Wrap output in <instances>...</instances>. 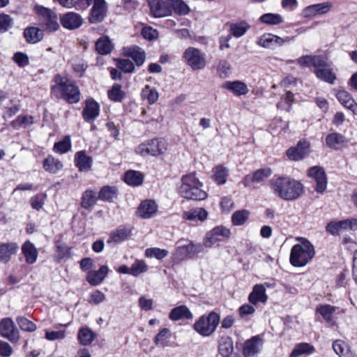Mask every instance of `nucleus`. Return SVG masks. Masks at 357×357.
Listing matches in <instances>:
<instances>
[{"instance_id":"obj_1","label":"nucleus","mask_w":357,"mask_h":357,"mask_svg":"<svg viewBox=\"0 0 357 357\" xmlns=\"http://www.w3.org/2000/svg\"><path fill=\"white\" fill-rule=\"evenodd\" d=\"M271 188L274 194L284 200H294L303 192V185L287 177H279L273 179Z\"/></svg>"},{"instance_id":"obj_2","label":"nucleus","mask_w":357,"mask_h":357,"mask_svg":"<svg viewBox=\"0 0 357 357\" xmlns=\"http://www.w3.org/2000/svg\"><path fill=\"white\" fill-rule=\"evenodd\" d=\"M202 185L195 174L190 173L182 176L178 192L181 197L188 199L204 200L207 193L202 189Z\"/></svg>"},{"instance_id":"obj_3","label":"nucleus","mask_w":357,"mask_h":357,"mask_svg":"<svg viewBox=\"0 0 357 357\" xmlns=\"http://www.w3.org/2000/svg\"><path fill=\"white\" fill-rule=\"evenodd\" d=\"M300 241L293 246L290 254V262L294 266L301 267L306 265L314 256V249L309 241L298 238Z\"/></svg>"},{"instance_id":"obj_4","label":"nucleus","mask_w":357,"mask_h":357,"mask_svg":"<svg viewBox=\"0 0 357 357\" xmlns=\"http://www.w3.org/2000/svg\"><path fill=\"white\" fill-rule=\"evenodd\" d=\"M56 82V84L52 87V93L56 97L61 98L69 103H75L79 100V91L73 81L58 76Z\"/></svg>"},{"instance_id":"obj_5","label":"nucleus","mask_w":357,"mask_h":357,"mask_svg":"<svg viewBox=\"0 0 357 357\" xmlns=\"http://www.w3.org/2000/svg\"><path fill=\"white\" fill-rule=\"evenodd\" d=\"M220 322V317L215 312L202 316L194 324V329L203 336L211 335Z\"/></svg>"},{"instance_id":"obj_6","label":"nucleus","mask_w":357,"mask_h":357,"mask_svg":"<svg viewBox=\"0 0 357 357\" xmlns=\"http://www.w3.org/2000/svg\"><path fill=\"white\" fill-rule=\"evenodd\" d=\"M34 10L38 16L41 26L45 30L51 32L58 29L59 24L55 12L41 6H36Z\"/></svg>"},{"instance_id":"obj_7","label":"nucleus","mask_w":357,"mask_h":357,"mask_svg":"<svg viewBox=\"0 0 357 357\" xmlns=\"http://www.w3.org/2000/svg\"><path fill=\"white\" fill-rule=\"evenodd\" d=\"M167 149V143L162 139H153L139 144L136 152L142 155H151L158 156L165 153Z\"/></svg>"},{"instance_id":"obj_8","label":"nucleus","mask_w":357,"mask_h":357,"mask_svg":"<svg viewBox=\"0 0 357 357\" xmlns=\"http://www.w3.org/2000/svg\"><path fill=\"white\" fill-rule=\"evenodd\" d=\"M203 250L202 245L190 241L188 244L180 245L176 248L174 253V260L180 263L186 258L192 257L195 255L203 252Z\"/></svg>"},{"instance_id":"obj_9","label":"nucleus","mask_w":357,"mask_h":357,"mask_svg":"<svg viewBox=\"0 0 357 357\" xmlns=\"http://www.w3.org/2000/svg\"><path fill=\"white\" fill-rule=\"evenodd\" d=\"M314 73L317 78L329 84H333L336 75L328 63L326 57L322 56L314 68Z\"/></svg>"},{"instance_id":"obj_10","label":"nucleus","mask_w":357,"mask_h":357,"mask_svg":"<svg viewBox=\"0 0 357 357\" xmlns=\"http://www.w3.org/2000/svg\"><path fill=\"white\" fill-rule=\"evenodd\" d=\"M183 57L188 65L193 70L203 69L206 66L205 57L197 48L192 47L187 48L183 54Z\"/></svg>"},{"instance_id":"obj_11","label":"nucleus","mask_w":357,"mask_h":357,"mask_svg":"<svg viewBox=\"0 0 357 357\" xmlns=\"http://www.w3.org/2000/svg\"><path fill=\"white\" fill-rule=\"evenodd\" d=\"M0 335L12 342H17L20 339V333L10 318H3L0 321Z\"/></svg>"},{"instance_id":"obj_12","label":"nucleus","mask_w":357,"mask_h":357,"mask_svg":"<svg viewBox=\"0 0 357 357\" xmlns=\"http://www.w3.org/2000/svg\"><path fill=\"white\" fill-rule=\"evenodd\" d=\"M307 176L316 182L315 190L319 193L325 192L327 186V178L324 169L314 166L309 169Z\"/></svg>"},{"instance_id":"obj_13","label":"nucleus","mask_w":357,"mask_h":357,"mask_svg":"<svg viewBox=\"0 0 357 357\" xmlns=\"http://www.w3.org/2000/svg\"><path fill=\"white\" fill-rule=\"evenodd\" d=\"M310 144L306 140L298 142L297 146L289 148L287 151V157L292 160H300L310 153Z\"/></svg>"},{"instance_id":"obj_14","label":"nucleus","mask_w":357,"mask_h":357,"mask_svg":"<svg viewBox=\"0 0 357 357\" xmlns=\"http://www.w3.org/2000/svg\"><path fill=\"white\" fill-rule=\"evenodd\" d=\"M289 37L282 38L272 33H265L257 40V43L265 48H274L275 47H280L285 42H289Z\"/></svg>"},{"instance_id":"obj_15","label":"nucleus","mask_w":357,"mask_h":357,"mask_svg":"<svg viewBox=\"0 0 357 357\" xmlns=\"http://www.w3.org/2000/svg\"><path fill=\"white\" fill-rule=\"evenodd\" d=\"M107 13V6L105 0H95L89 17L90 22L98 23L102 22Z\"/></svg>"},{"instance_id":"obj_16","label":"nucleus","mask_w":357,"mask_h":357,"mask_svg":"<svg viewBox=\"0 0 357 357\" xmlns=\"http://www.w3.org/2000/svg\"><path fill=\"white\" fill-rule=\"evenodd\" d=\"M266 287H269L270 285L268 283L255 285L248 296L250 303L252 305H257L259 302L265 303L268 300V296L266 294Z\"/></svg>"},{"instance_id":"obj_17","label":"nucleus","mask_w":357,"mask_h":357,"mask_svg":"<svg viewBox=\"0 0 357 357\" xmlns=\"http://www.w3.org/2000/svg\"><path fill=\"white\" fill-rule=\"evenodd\" d=\"M60 21L64 28L70 30L79 28L83 23L81 15L73 12H69L63 15Z\"/></svg>"},{"instance_id":"obj_18","label":"nucleus","mask_w":357,"mask_h":357,"mask_svg":"<svg viewBox=\"0 0 357 357\" xmlns=\"http://www.w3.org/2000/svg\"><path fill=\"white\" fill-rule=\"evenodd\" d=\"M149 6L151 14L155 17L168 16L172 13L171 0H161Z\"/></svg>"},{"instance_id":"obj_19","label":"nucleus","mask_w":357,"mask_h":357,"mask_svg":"<svg viewBox=\"0 0 357 357\" xmlns=\"http://www.w3.org/2000/svg\"><path fill=\"white\" fill-rule=\"evenodd\" d=\"M158 211V205L155 201L147 199L143 201L138 208L139 215L144 219L153 217Z\"/></svg>"},{"instance_id":"obj_20","label":"nucleus","mask_w":357,"mask_h":357,"mask_svg":"<svg viewBox=\"0 0 357 357\" xmlns=\"http://www.w3.org/2000/svg\"><path fill=\"white\" fill-rule=\"evenodd\" d=\"M222 87L231 91L235 96H240L246 95L248 91V87L245 83L241 81H227L225 82Z\"/></svg>"},{"instance_id":"obj_21","label":"nucleus","mask_w":357,"mask_h":357,"mask_svg":"<svg viewBox=\"0 0 357 357\" xmlns=\"http://www.w3.org/2000/svg\"><path fill=\"white\" fill-rule=\"evenodd\" d=\"M331 7L332 3L331 2L313 4L303 10V15L305 17H310L318 14H324L328 12Z\"/></svg>"},{"instance_id":"obj_22","label":"nucleus","mask_w":357,"mask_h":357,"mask_svg":"<svg viewBox=\"0 0 357 357\" xmlns=\"http://www.w3.org/2000/svg\"><path fill=\"white\" fill-rule=\"evenodd\" d=\"M108 267L102 266L98 271H90L87 273L86 280L93 286L100 284L108 273Z\"/></svg>"},{"instance_id":"obj_23","label":"nucleus","mask_w":357,"mask_h":357,"mask_svg":"<svg viewBox=\"0 0 357 357\" xmlns=\"http://www.w3.org/2000/svg\"><path fill=\"white\" fill-rule=\"evenodd\" d=\"M261 339L257 336L247 340L243 348L244 356L245 357H250L258 353L261 347Z\"/></svg>"},{"instance_id":"obj_24","label":"nucleus","mask_w":357,"mask_h":357,"mask_svg":"<svg viewBox=\"0 0 357 357\" xmlns=\"http://www.w3.org/2000/svg\"><path fill=\"white\" fill-rule=\"evenodd\" d=\"M336 97L342 105L357 114V103L347 91L340 90L337 91Z\"/></svg>"},{"instance_id":"obj_25","label":"nucleus","mask_w":357,"mask_h":357,"mask_svg":"<svg viewBox=\"0 0 357 357\" xmlns=\"http://www.w3.org/2000/svg\"><path fill=\"white\" fill-rule=\"evenodd\" d=\"M347 142L344 135L337 132H333L328 135L326 137V144L328 147L338 150L341 149Z\"/></svg>"},{"instance_id":"obj_26","label":"nucleus","mask_w":357,"mask_h":357,"mask_svg":"<svg viewBox=\"0 0 357 357\" xmlns=\"http://www.w3.org/2000/svg\"><path fill=\"white\" fill-rule=\"evenodd\" d=\"M124 53L126 56L132 58L137 66H142L145 60L146 54L144 51L137 46L124 49Z\"/></svg>"},{"instance_id":"obj_27","label":"nucleus","mask_w":357,"mask_h":357,"mask_svg":"<svg viewBox=\"0 0 357 357\" xmlns=\"http://www.w3.org/2000/svg\"><path fill=\"white\" fill-rule=\"evenodd\" d=\"M82 114L86 121L94 120L99 114L98 104L93 100H87Z\"/></svg>"},{"instance_id":"obj_28","label":"nucleus","mask_w":357,"mask_h":357,"mask_svg":"<svg viewBox=\"0 0 357 357\" xmlns=\"http://www.w3.org/2000/svg\"><path fill=\"white\" fill-rule=\"evenodd\" d=\"M22 251L28 264H33L36 261L38 252L32 243L26 241L22 247Z\"/></svg>"},{"instance_id":"obj_29","label":"nucleus","mask_w":357,"mask_h":357,"mask_svg":"<svg viewBox=\"0 0 357 357\" xmlns=\"http://www.w3.org/2000/svg\"><path fill=\"white\" fill-rule=\"evenodd\" d=\"M18 246L15 243H7L0 245V261L7 262L15 255Z\"/></svg>"},{"instance_id":"obj_30","label":"nucleus","mask_w":357,"mask_h":357,"mask_svg":"<svg viewBox=\"0 0 357 357\" xmlns=\"http://www.w3.org/2000/svg\"><path fill=\"white\" fill-rule=\"evenodd\" d=\"M208 217V212L203 208H197L183 213V218L194 221L198 220L201 222L204 221Z\"/></svg>"},{"instance_id":"obj_31","label":"nucleus","mask_w":357,"mask_h":357,"mask_svg":"<svg viewBox=\"0 0 357 357\" xmlns=\"http://www.w3.org/2000/svg\"><path fill=\"white\" fill-rule=\"evenodd\" d=\"M169 317L172 321H178L182 319H190L192 317V315L185 305H181L173 308Z\"/></svg>"},{"instance_id":"obj_32","label":"nucleus","mask_w":357,"mask_h":357,"mask_svg":"<svg viewBox=\"0 0 357 357\" xmlns=\"http://www.w3.org/2000/svg\"><path fill=\"white\" fill-rule=\"evenodd\" d=\"M335 311V307L328 304L319 305L316 308V312L319 313L326 322L331 324H333Z\"/></svg>"},{"instance_id":"obj_33","label":"nucleus","mask_w":357,"mask_h":357,"mask_svg":"<svg viewBox=\"0 0 357 357\" xmlns=\"http://www.w3.org/2000/svg\"><path fill=\"white\" fill-rule=\"evenodd\" d=\"M24 36L29 43H36L43 38V33L36 27H28L24 31Z\"/></svg>"},{"instance_id":"obj_34","label":"nucleus","mask_w":357,"mask_h":357,"mask_svg":"<svg viewBox=\"0 0 357 357\" xmlns=\"http://www.w3.org/2000/svg\"><path fill=\"white\" fill-rule=\"evenodd\" d=\"M75 162L79 171L87 172L91 169V159L86 155L83 151H79L76 154Z\"/></svg>"},{"instance_id":"obj_35","label":"nucleus","mask_w":357,"mask_h":357,"mask_svg":"<svg viewBox=\"0 0 357 357\" xmlns=\"http://www.w3.org/2000/svg\"><path fill=\"white\" fill-rule=\"evenodd\" d=\"M96 338V334L88 327L80 328L78 332L77 339L82 345L90 344Z\"/></svg>"},{"instance_id":"obj_36","label":"nucleus","mask_w":357,"mask_h":357,"mask_svg":"<svg viewBox=\"0 0 357 357\" xmlns=\"http://www.w3.org/2000/svg\"><path fill=\"white\" fill-rule=\"evenodd\" d=\"M143 175L137 171L130 170L125 173L124 181L126 183L132 186H138L143 182Z\"/></svg>"},{"instance_id":"obj_37","label":"nucleus","mask_w":357,"mask_h":357,"mask_svg":"<svg viewBox=\"0 0 357 357\" xmlns=\"http://www.w3.org/2000/svg\"><path fill=\"white\" fill-rule=\"evenodd\" d=\"M213 178L218 185L226 183L228 176V169L225 167L218 165L213 169Z\"/></svg>"},{"instance_id":"obj_38","label":"nucleus","mask_w":357,"mask_h":357,"mask_svg":"<svg viewBox=\"0 0 357 357\" xmlns=\"http://www.w3.org/2000/svg\"><path fill=\"white\" fill-rule=\"evenodd\" d=\"M250 211L242 209L235 211L231 216V222L235 226H241L244 225L249 218Z\"/></svg>"},{"instance_id":"obj_39","label":"nucleus","mask_w":357,"mask_h":357,"mask_svg":"<svg viewBox=\"0 0 357 357\" xmlns=\"http://www.w3.org/2000/svg\"><path fill=\"white\" fill-rule=\"evenodd\" d=\"M43 167L46 171L55 174L63 167V165L59 160L49 156L44 160Z\"/></svg>"},{"instance_id":"obj_40","label":"nucleus","mask_w":357,"mask_h":357,"mask_svg":"<svg viewBox=\"0 0 357 357\" xmlns=\"http://www.w3.org/2000/svg\"><path fill=\"white\" fill-rule=\"evenodd\" d=\"M271 174L270 168H263L255 171L252 174V183H264Z\"/></svg>"},{"instance_id":"obj_41","label":"nucleus","mask_w":357,"mask_h":357,"mask_svg":"<svg viewBox=\"0 0 357 357\" xmlns=\"http://www.w3.org/2000/svg\"><path fill=\"white\" fill-rule=\"evenodd\" d=\"M314 350L313 346L307 343H301L297 344L290 354V357H298L302 354H310Z\"/></svg>"},{"instance_id":"obj_42","label":"nucleus","mask_w":357,"mask_h":357,"mask_svg":"<svg viewBox=\"0 0 357 357\" xmlns=\"http://www.w3.org/2000/svg\"><path fill=\"white\" fill-rule=\"evenodd\" d=\"M117 195V190L114 187L104 186L99 192V198L107 202H112Z\"/></svg>"},{"instance_id":"obj_43","label":"nucleus","mask_w":357,"mask_h":357,"mask_svg":"<svg viewBox=\"0 0 357 357\" xmlns=\"http://www.w3.org/2000/svg\"><path fill=\"white\" fill-rule=\"evenodd\" d=\"M96 193L92 190H87L83 194L82 206L84 208H89L96 203Z\"/></svg>"},{"instance_id":"obj_44","label":"nucleus","mask_w":357,"mask_h":357,"mask_svg":"<svg viewBox=\"0 0 357 357\" xmlns=\"http://www.w3.org/2000/svg\"><path fill=\"white\" fill-rule=\"evenodd\" d=\"M96 50L101 54H107L112 50L111 43L107 36L98 39L96 44Z\"/></svg>"},{"instance_id":"obj_45","label":"nucleus","mask_w":357,"mask_h":357,"mask_svg":"<svg viewBox=\"0 0 357 357\" xmlns=\"http://www.w3.org/2000/svg\"><path fill=\"white\" fill-rule=\"evenodd\" d=\"M260 20L262 23L269 25L280 24L283 22L282 17L276 13H266L261 16Z\"/></svg>"},{"instance_id":"obj_46","label":"nucleus","mask_w":357,"mask_h":357,"mask_svg":"<svg viewBox=\"0 0 357 357\" xmlns=\"http://www.w3.org/2000/svg\"><path fill=\"white\" fill-rule=\"evenodd\" d=\"M171 8L179 15H187L190 11L188 6L182 0H171Z\"/></svg>"},{"instance_id":"obj_47","label":"nucleus","mask_w":357,"mask_h":357,"mask_svg":"<svg viewBox=\"0 0 357 357\" xmlns=\"http://www.w3.org/2000/svg\"><path fill=\"white\" fill-rule=\"evenodd\" d=\"M321 55L318 56H310L305 55L300 57L297 62L298 63L303 67H310V66H313L314 68L317 64L319 63Z\"/></svg>"},{"instance_id":"obj_48","label":"nucleus","mask_w":357,"mask_h":357,"mask_svg":"<svg viewBox=\"0 0 357 357\" xmlns=\"http://www.w3.org/2000/svg\"><path fill=\"white\" fill-rule=\"evenodd\" d=\"M142 98L146 99L150 104H153L158 99V93L155 89H152L147 85L142 89Z\"/></svg>"},{"instance_id":"obj_49","label":"nucleus","mask_w":357,"mask_h":357,"mask_svg":"<svg viewBox=\"0 0 357 357\" xmlns=\"http://www.w3.org/2000/svg\"><path fill=\"white\" fill-rule=\"evenodd\" d=\"M130 236V230L126 228H120L116 229L111 234V239L119 243L127 240Z\"/></svg>"},{"instance_id":"obj_50","label":"nucleus","mask_w":357,"mask_h":357,"mask_svg":"<svg viewBox=\"0 0 357 357\" xmlns=\"http://www.w3.org/2000/svg\"><path fill=\"white\" fill-rule=\"evenodd\" d=\"M33 123V117L32 116H19L17 119L12 121L11 125L15 128L20 127L27 128Z\"/></svg>"},{"instance_id":"obj_51","label":"nucleus","mask_w":357,"mask_h":357,"mask_svg":"<svg viewBox=\"0 0 357 357\" xmlns=\"http://www.w3.org/2000/svg\"><path fill=\"white\" fill-rule=\"evenodd\" d=\"M108 96L113 101L121 102L125 97V93L121 90V85L115 84L108 91Z\"/></svg>"},{"instance_id":"obj_52","label":"nucleus","mask_w":357,"mask_h":357,"mask_svg":"<svg viewBox=\"0 0 357 357\" xmlns=\"http://www.w3.org/2000/svg\"><path fill=\"white\" fill-rule=\"evenodd\" d=\"M168 254V250L158 248H148L145 251V256L146 257H155L158 259H162L166 257Z\"/></svg>"},{"instance_id":"obj_53","label":"nucleus","mask_w":357,"mask_h":357,"mask_svg":"<svg viewBox=\"0 0 357 357\" xmlns=\"http://www.w3.org/2000/svg\"><path fill=\"white\" fill-rule=\"evenodd\" d=\"M333 348L335 352L340 357H349V348L347 344L342 340H336L333 344Z\"/></svg>"},{"instance_id":"obj_54","label":"nucleus","mask_w":357,"mask_h":357,"mask_svg":"<svg viewBox=\"0 0 357 357\" xmlns=\"http://www.w3.org/2000/svg\"><path fill=\"white\" fill-rule=\"evenodd\" d=\"M17 322L20 328L26 332H33L36 330V325L24 317H18Z\"/></svg>"},{"instance_id":"obj_55","label":"nucleus","mask_w":357,"mask_h":357,"mask_svg":"<svg viewBox=\"0 0 357 357\" xmlns=\"http://www.w3.org/2000/svg\"><path fill=\"white\" fill-rule=\"evenodd\" d=\"M344 229H347L344 220L331 222L326 226V231L333 235H337Z\"/></svg>"},{"instance_id":"obj_56","label":"nucleus","mask_w":357,"mask_h":357,"mask_svg":"<svg viewBox=\"0 0 357 357\" xmlns=\"http://www.w3.org/2000/svg\"><path fill=\"white\" fill-rule=\"evenodd\" d=\"M249 26L245 22H241L238 24H231L230 26V31L231 32V35L235 37H241L245 34L247 31Z\"/></svg>"},{"instance_id":"obj_57","label":"nucleus","mask_w":357,"mask_h":357,"mask_svg":"<svg viewBox=\"0 0 357 357\" xmlns=\"http://www.w3.org/2000/svg\"><path fill=\"white\" fill-rule=\"evenodd\" d=\"M219 352L223 357H229L232 354L233 343L230 339H227L220 343Z\"/></svg>"},{"instance_id":"obj_58","label":"nucleus","mask_w":357,"mask_h":357,"mask_svg":"<svg viewBox=\"0 0 357 357\" xmlns=\"http://www.w3.org/2000/svg\"><path fill=\"white\" fill-rule=\"evenodd\" d=\"M169 338V330L168 328L162 329L155 337L154 343L157 346L165 347L167 345L168 339Z\"/></svg>"},{"instance_id":"obj_59","label":"nucleus","mask_w":357,"mask_h":357,"mask_svg":"<svg viewBox=\"0 0 357 357\" xmlns=\"http://www.w3.org/2000/svg\"><path fill=\"white\" fill-rule=\"evenodd\" d=\"M71 148L70 138L69 136H66L62 141L55 143L54 149L55 151L64 153L68 151Z\"/></svg>"},{"instance_id":"obj_60","label":"nucleus","mask_w":357,"mask_h":357,"mask_svg":"<svg viewBox=\"0 0 357 357\" xmlns=\"http://www.w3.org/2000/svg\"><path fill=\"white\" fill-rule=\"evenodd\" d=\"M131 275L138 276L148 270V266L142 260H136L131 266Z\"/></svg>"},{"instance_id":"obj_61","label":"nucleus","mask_w":357,"mask_h":357,"mask_svg":"<svg viewBox=\"0 0 357 357\" xmlns=\"http://www.w3.org/2000/svg\"><path fill=\"white\" fill-rule=\"evenodd\" d=\"M231 70V65L229 61L222 60L218 66V72L221 77L226 78L228 77Z\"/></svg>"},{"instance_id":"obj_62","label":"nucleus","mask_w":357,"mask_h":357,"mask_svg":"<svg viewBox=\"0 0 357 357\" xmlns=\"http://www.w3.org/2000/svg\"><path fill=\"white\" fill-rule=\"evenodd\" d=\"M66 337V331L60 330L57 331H49L45 332V338L50 341H54L56 340H63Z\"/></svg>"},{"instance_id":"obj_63","label":"nucleus","mask_w":357,"mask_h":357,"mask_svg":"<svg viewBox=\"0 0 357 357\" xmlns=\"http://www.w3.org/2000/svg\"><path fill=\"white\" fill-rule=\"evenodd\" d=\"M118 67L125 73H132L135 67L129 59H121L118 62Z\"/></svg>"},{"instance_id":"obj_64","label":"nucleus","mask_w":357,"mask_h":357,"mask_svg":"<svg viewBox=\"0 0 357 357\" xmlns=\"http://www.w3.org/2000/svg\"><path fill=\"white\" fill-rule=\"evenodd\" d=\"M30 204L33 208L39 211L43 208L44 204V196L43 195H37L30 199Z\"/></svg>"}]
</instances>
